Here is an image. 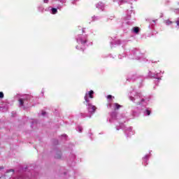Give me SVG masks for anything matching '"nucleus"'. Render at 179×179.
I'll use <instances>...</instances> for the list:
<instances>
[{"label": "nucleus", "mask_w": 179, "mask_h": 179, "mask_svg": "<svg viewBox=\"0 0 179 179\" xmlns=\"http://www.w3.org/2000/svg\"><path fill=\"white\" fill-rule=\"evenodd\" d=\"M56 159H61V155L56 156Z\"/></svg>", "instance_id": "nucleus-15"}, {"label": "nucleus", "mask_w": 179, "mask_h": 179, "mask_svg": "<svg viewBox=\"0 0 179 179\" xmlns=\"http://www.w3.org/2000/svg\"><path fill=\"white\" fill-rule=\"evenodd\" d=\"M134 33H136V34H138L139 33V27H135L134 28Z\"/></svg>", "instance_id": "nucleus-5"}, {"label": "nucleus", "mask_w": 179, "mask_h": 179, "mask_svg": "<svg viewBox=\"0 0 179 179\" xmlns=\"http://www.w3.org/2000/svg\"><path fill=\"white\" fill-rule=\"evenodd\" d=\"M0 170H3V166H0Z\"/></svg>", "instance_id": "nucleus-17"}, {"label": "nucleus", "mask_w": 179, "mask_h": 179, "mask_svg": "<svg viewBox=\"0 0 179 179\" xmlns=\"http://www.w3.org/2000/svg\"><path fill=\"white\" fill-rule=\"evenodd\" d=\"M87 106H88V111L91 113H94L96 111V110H97V108L96 106L92 105L90 103H87Z\"/></svg>", "instance_id": "nucleus-2"}, {"label": "nucleus", "mask_w": 179, "mask_h": 179, "mask_svg": "<svg viewBox=\"0 0 179 179\" xmlns=\"http://www.w3.org/2000/svg\"><path fill=\"white\" fill-rule=\"evenodd\" d=\"M85 102L88 103V104H89V99L87 98V96H85Z\"/></svg>", "instance_id": "nucleus-9"}, {"label": "nucleus", "mask_w": 179, "mask_h": 179, "mask_svg": "<svg viewBox=\"0 0 179 179\" xmlns=\"http://www.w3.org/2000/svg\"><path fill=\"white\" fill-rule=\"evenodd\" d=\"M58 12V10L55 8H52V15H56V13Z\"/></svg>", "instance_id": "nucleus-4"}, {"label": "nucleus", "mask_w": 179, "mask_h": 179, "mask_svg": "<svg viewBox=\"0 0 179 179\" xmlns=\"http://www.w3.org/2000/svg\"><path fill=\"white\" fill-rule=\"evenodd\" d=\"M24 100H26V99H19V103H20V106H23V104H24Z\"/></svg>", "instance_id": "nucleus-7"}, {"label": "nucleus", "mask_w": 179, "mask_h": 179, "mask_svg": "<svg viewBox=\"0 0 179 179\" xmlns=\"http://www.w3.org/2000/svg\"><path fill=\"white\" fill-rule=\"evenodd\" d=\"M14 170L13 169H10L9 171H8V173H14Z\"/></svg>", "instance_id": "nucleus-11"}, {"label": "nucleus", "mask_w": 179, "mask_h": 179, "mask_svg": "<svg viewBox=\"0 0 179 179\" xmlns=\"http://www.w3.org/2000/svg\"><path fill=\"white\" fill-rule=\"evenodd\" d=\"M173 22L170 21V20H166V24H167L168 26L170 24H172Z\"/></svg>", "instance_id": "nucleus-8"}, {"label": "nucleus", "mask_w": 179, "mask_h": 179, "mask_svg": "<svg viewBox=\"0 0 179 179\" xmlns=\"http://www.w3.org/2000/svg\"><path fill=\"white\" fill-rule=\"evenodd\" d=\"M0 99H3V92H0Z\"/></svg>", "instance_id": "nucleus-10"}, {"label": "nucleus", "mask_w": 179, "mask_h": 179, "mask_svg": "<svg viewBox=\"0 0 179 179\" xmlns=\"http://www.w3.org/2000/svg\"><path fill=\"white\" fill-rule=\"evenodd\" d=\"M146 113H147V115H149L150 114V110H146Z\"/></svg>", "instance_id": "nucleus-12"}, {"label": "nucleus", "mask_w": 179, "mask_h": 179, "mask_svg": "<svg viewBox=\"0 0 179 179\" xmlns=\"http://www.w3.org/2000/svg\"><path fill=\"white\" fill-rule=\"evenodd\" d=\"M177 26H179V21H176Z\"/></svg>", "instance_id": "nucleus-16"}, {"label": "nucleus", "mask_w": 179, "mask_h": 179, "mask_svg": "<svg viewBox=\"0 0 179 179\" xmlns=\"http://www.w3.org/2000/svg\"><path fill=\"white\" fill-rule=\"evenodd\" d=\"M44 3H48V0H43Z\"/></svg>", "instance_id": "nucleus-14"}, {"label": "nucleus", "mask_w": 179, "mask_h": 179, "mask_svg": "<svg viewBox=\"0 0 179 179\" xmlns=\"http://www.w3.org/2000/svg\"><path fill=\"white\" fill-rule=\"evenodd\" d=\"M107 99H113V96H111V95H108Z\"/></svg>", "instance_id": "nucleus-13"}, {"label": "nucleus", "mask_w": 179, "mask_h": 179, "mask_svg": "<svg viewBox=\"0 0 179 179\" xmlns=\"http://www.w3.org/2000/svg\"><path fill=\"white\" fill-rule=\"evenodd\" d=\"M119 1H120V2H124V1H125V0H119Z\"/></svg>", "instance_id": "nucleus-18"}, {"label": "nucleus", "mask_w": 179, "mask_h": 179, "mask_svg": "<svg viewBox=\"0 0 179 179\" xmlns=\"http://www.w3.org/2000/svg\"><path fill=\"white\" fill-rule=\"evenodd\" d=\"M115 110H120L121 108V105L118 104L117 103H114Z\"/></svg>", "instance_id": "nucleus-3"}, {"label": "nucleus", "mask_w": 179, "mask_h": 179, "mask_svg": "<svg viewBox=\"0 0 179 179\" xmlns=\"http://www.w3.org/2000/svg\"><path fill=\"white\" fill-rule=\"evenodd\" d=\"M93 94H94V92H93V90L89 92V96L90 99H93Z\"/></svg>", "instance_id": "nucleus-6"}, {"label": "nucleus", "mask_w": 179, "mask_h": 179, "mask_svg": "<svg viewBox=\"0 0 179 179\" xmlns=\"http://www.w3.org/2000/svg\"><path fill=\"white\" fill-rule=\"evenodd\" d=\"M142 101H145V100H144V99H142Z\"/></svg>", "instance_id": "nucleus-22"}, {"label": "nucleus", "mask_w": 179, "mask_h": 179, "mask_svg": "<svg viewBox=\"0 0 179 179\" xmlns=\"http://www.w3.org/2000/svg\"><path fill=\"white\" fill-rule=\"evenodd\" d=\"M77 43L78 44H86L87 43V36L80 35L77 38Z\"/></svg>", "instance_id": "nucleus-1"}, {"label": "nucleus", "mask_w": 179, "mask_h": 179, "mask_svg": "<svg viewBox=\"0 0 179 179\" xmlns=\"http://www.w3.org/2000/svg\"><path fill=\"white\" fill-rule=\"evenodd\" d=\"M42 114H43V115H44V114H45V113H43Z\"/></svg>", "instance_id": "nucleus-21"}, {"label": "nucleus", "mask_w": 179, "mask_h": 179, "mask_svg": "<svg viewBox=\"0 0 179 179\" xmlns=\"http://www.w3.org/2000/svg\"><path fill=\"white\" fill-rule=\"evenodd\" d=\"M86 102L84 101V104Z\"/></svg>", "instance_id": "nucleus-23"}, {"label": "nucleus", "mask_w": 179, "mask_h": 179, "mask_svg": "<svg viewBox=\"0 0 179 179\" xmlns=\"http://www.w3.org/2000/svg\"><path fill=\"white\" fill-rule=\"evenodd\" d=\"M78 46H76V49L78 50L79 48H78Z\"/></svg>", "instance_id": "nucleus-20"}, {"label": "nucleus", "mask_w": 179, "mask_h": 179, "mask_svg": "<svg viewBox=\"0 0 179 179\" xmlns=\"http://www.w3.org/2000/svg\"><path fill=\"white\" fill-rule=\"evenodd\" d=\"M83 52H85V49H83Z\"/></svg>", "instance_id": "nucleus-19"}]
</instances>
